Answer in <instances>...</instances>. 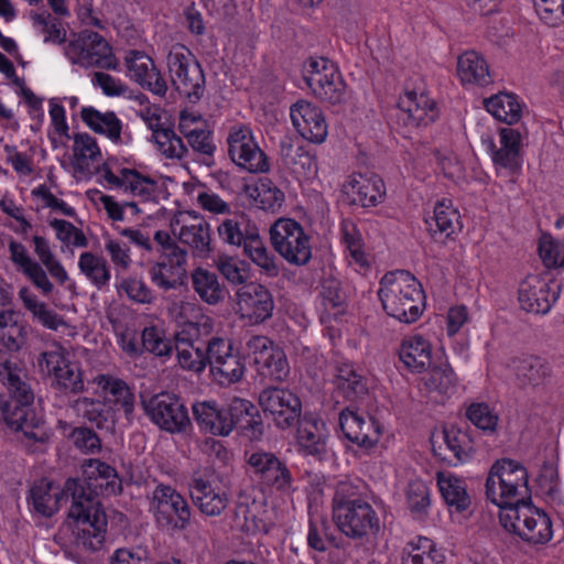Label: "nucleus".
<instances>
[{
	"label": "nucleus",
	"instance_id": "nucleus-15",
	"mask_svg": "<svg viewBox=\"0 0 564 564\" xmlns=\"http://www.w3.org/2000/svg\"><path fill=\"white\" fill-rule=\"evenodd\" d=\"M173 234L194 258L208 259L214 250L210 225L203 215L189 210L181 215Z\"/></svg>",
	"mask_w": 564,
	"mask_h": 564
},
{
	"label": "nucleus",
	"instance_id": "nucleus-3",
	"mask_svg": "<svg viewBox=\"0 0 564 564\" xmlns=\"http://www.w3.org/2000/svg\"><path fill=\"white\" fill-rule=\"evenodd\" d=\"M32 242L37 261L30 257L21 242L13 239L8 243L10 260L41 294L47 296L54 291V283L50 276L59 285H64L69 280V275L46 238L35 235L32 237Z\"/></svg>",
	"mask_w": 564,
	"mask_h": 564
},
{
	"label": "nucleus",
	"instance_id": "nucleus-21",
	"mask_svg": "<svg viewBox=\"0 0 564 564\" xmlns=\"http://www.w3.org/2000/svg\"><path fill=\"white\" fill-rule=\"evenodd\" d=\"M558 295L560 285L539 275L527 276L519 286V303L528 313H549Z\"/></svg>",
	"mask_w": 564,
	"mask_h": 564
},
{
	"label": "nucleus",
	"instance_id": "nucleus-29",
	"mask_svg": "<svg viewBox=\"0 0 564 564\" xmlns=\"http://www.w3.org/2000/svg\"><path fill=\"white\" fill-rule=\"evenodd\" d=\"M193 415L199 429L217 436H228L234 430L232 401L227 406L216 401H203L193 405Z\"/></svg>",
	"mask_w": 564,
	"mask_h": 564
},
{
	"label": "nucleus",
	"instance_id": "nucleus-52",
	"mask_svg": "<svg viewBox=\"0 0 564 564\" xmlns=\"http://www.w3.org/2000/svg\"><path fill=\"white\" fill-rule=\"evenodd\" d=\"M79 272L98 290L109 285L111 272L107 260L91 251L83 252L78 258Z\"/></svg>",
	"mask_w": 564,
	"mask_h": 564
},
{
	"label": "nucleus",
	"instance_id": "nucleus-33",
	"mask_svg": "<svg viewBox=\"0 0 564 564\" xmlns=\"http://www.w3.org/2000/svg\"><path fill=\"white\" fill-rule=\"evenodd\" d=\"M80 118L90 130L105 135L115 144L122 145L131 142L130 134L123 131L122 121L113 111L101 112L91 106L83 107Z\"/></svg>",
	"mask_w": 564,
	"mask_h": 564
},
{
	"label": "nucleus",
	"instance_id": "nucleus-50",
	"mask_svg": "<svg viewBox=\"0 0 564 564\" xmlns=\"http://www.w3.org/2000/svg\"><path fill=\"white\" fill-rule=\"evenodd\" d=\"M444 560L431 539L417 536L405 545L401 564H443Z\"/></svg>",
	"mask_w": 564,
	"mask_h": 564
},
{
	"label": "nucleus",
	"instance_id": "nucleus-51",
	"mask_svg": "<svg viewBox=\"0 0 564 564\" xmlns=\"http://www.w3.org/2000/svg\"><path fill=\"white\" fill-rule=\"evenodd\" d=\"M73 141V166L77 172H88L94 163L101 161V150L94 137L88 133H76Z\"/></svg>",
	"mask_w": 564,
	"mask_h": 564
},
{
	"label": "nucleus",
	"instance_id": "nucleus-60",
	"mask_svg": "<svg viewBox=\"0 0 564 564\" xmlns=\"http://www.w3.org/2000/svg\"><path fill=\"white\" fill-rule=\"evenodd\" d=\"M154 241L158 246L156 251L161 256V262L170 263L180 268H186L188 256L187 249L180 247L167 231L158 230L154 235Z\"/></svg>",
	"mask_w": 564,
	"mask_h": 564
},
{
	"label": "nucleus",
	"instance_id": "nucleus-6",
	"mask_svg": "<svg viewBox=\"0 0 564 564\" xmlns=\"http://www.w3.org/2000/svg\"><path fill=\"white\" fill-rule=\"evenodd\" d=\"M486 496L499 508L527 499L529 497L527 469L512 459L497 460L487 476Z\"/></svg>",
	"mask_w": 564,
	"mask_h": 564
},
{
	"label": "nucleus",
	"instance_id": "nucleus-31",
	"mask_svg": "<svg viewBox=\"0 0 564 564\" xmlns=\"http://www.w3.org/2000/svg\"><path fill=\"white\" fill-rule=\"evenodd\" d=\"M73 413L99 430L110 431L116 424V409L104 399L78 397L68 403Z\"/></svg>",
	"mask_w": 564,
	"mask_h": 564
},
{
	"label": "nucleus",
	"instance_id": "nucleus-26",
	"mask_svg": "<svg viewBox=\"0 0 564 564\" xmlns=\"http://www.w3.org/2000/svg\"><path fill=\"white\" fill-rule=\"evenodd\" d=\"M165 302L170 317L177 324L187 326V333L192 334L193 332V335H207L212 333L214 322L204 314L203 307L195 299L167 296Z\"/></svg>",
	"mask_w": 564,
	"mask_h": 564
},
{
	"label": "nucleus",
	"instance_id": "nucleus-5",
	"mask_svg": "<svg viewBox=\"0 0 564 564\" xmlns=\"http://www.w3.org/2000/svg\"><path fill=\"white\" fill-rule=\"evenodd\" d=\"M510 380L519 390V404L532 412L547 402V387L552 379L550 365L538 356H521L508 364Z\"/></svg>",
	"mask_w": 564,
	"mask_h": 564
},
{
	"label": "nucleus",
	"instance_id": "nucleus-64",
	"mask_svg": "<svg viewBox=\"0 0 564 564\" xmlns=\"http://www.w3.org/2000/svg\"><path fill=\"white\" fill-rule=\"evenodd\" d=\"M539 256L547 269H564V242L543 234L539 239Z\"/></svg>",
	"mask_w": 564,
	"mask_h": 564
},
{
	"label": "nucleus",
	"instance_id": "nucleus-13",
	"mask_svg": "<svg viewBox=\"0 0 564 564\" xmlns=\"http://www.w3.org/2000/svg\"><path fill=\"white\" fill-rule=\"evenodd\" d=\"M247 473L264 489L289 492L293 477L288 466L273 453L257 451L248 455Z\"/></svg>",
	"mask_w": 564,
	"mask_h": 564
},
{
	"label": "nucleus",
	"instance_id": "nucleus-30",
	"mask_svg": "<svg viewBox=\"0 0 564 564\" xmlns=\"http://www.w3.org/2000/svg\"><path fill=\"white\" fill-rule=\"evenodd\" d=\"M237 304L243 317L252 323L259 324L270 318L274 303L269 290L258 283H248L240 288L237 293Z\"/></svg>",
	"mask_w": 564,
	"mask_h": 564
},
{
	"label": "nucleus",
	"instance_id": "nucleus-61",
	"mask_svg": "<svg viewBox=\"0 0 564 564\" xmlns=\"http://www.w3.org/2000/svg\"><path fill=\"white\" fill-rule=\"evenodd\" d=\"M245 364L238 354H231L210 368L216 382L220 386H229L240 381L245 375Z\"/></svg>",
	"mask_w": 564,
	"mask_h": 564
},
{
	"label": "nucleus",
	"instance_id": "nucleus-20",
	"mask_svg": "<svg viewBox=\"0 0 564 564\" xmlns=\"http://www.w3.org/2000/svg\"><path fill=\"white\" fill-rule=\"evenodd\" d=\"M98 172L104 180V186L110 189H123L142 202L155 200L159 194V184L152 177L144 176L140 172L131 169H120L116 174L108 163H104Z\"/></svg>",
	"mask_w": 564,
	"mask_h": 564
},
{
	"label": "nucleus",
	"instance_id": "nucleus-24",
	"mask_svg": "<svg viewBox=\"0 0 564 564\" xmlns=\"http://www.w3.org/2000/svg\"><path fill=\"white\" fill-rule=\"evenodd\" d=\"M295 424L299 452L318 460L326 458L329 437L326 423L315 414H305Z\"/></svg>",
	"mask_w": 564,
	"mask_h": 564
},
{
	"label": "nucleus",
	"instance_id": "nucleus-8",
	"mask_svg": "<svg viewBox=\"0 0 564 564\" xmlns=\"http://www.w3.org/2000/svg\"><path fill=\"white\" fill-rule=\"evenodd\" d=\"M305 82L322 102L337 106L349 98L347 85L337 65L326 57H311L306 62Z\"/></svg>",
	"mask_w": 564,
	"mask_h": 564
},
{
	"label": "nucleus",
	"instance_id": "nucleus-11",
	"mask_svg": "<svg viewBox=\"0 0 564 564\" xmlns=\"http://www.w3.org/2000/svg\"><path fill=\"white\" fill-rule=\"evenodd\" d=\"M156 522L169 530L183 531L191 523L192 508L187 500L173 487L159 484L150 503Z\"/></svg>",
	"mask_w": 564,
	"mask_h": 564
},
{
	"label": "nucleus",
	"instance_id": "nucleus-4",
	"mask_svg": "<svg viewBox=\"0 0 564 564\" xmlns=\"http://www.w3.org/2000/svg\"><path fill=\"white\" fill-rule=\"evenodd\" d=\"M379 284L378 296L389 316L404 324L419 319L425 307V295L414 275L397 270L386 273Z\"/></svg>",
	"mask_w": 564,
	"mask_h": 564
},
{
	"label": "nucleus",
	"instance_id": "nucleus-1",
	"mask_svg": "<svg viewBox=\"0 0 564 564\" xmlns=\"http://www.w3.org/2000/svg\"><path fill=\"white\" fill-rule=\"evenodd\" d=\"M82 468L84 478H69L64 488L46 478L35 481L28 500L35 512L52 517L58 511L61 501L70 498L68 518L74 543L78 550L91 553L102 547L108 524L98 496L118 495L122 486L116 469L99 459H86Z\"/></svg>",
	"mask_w": 564,
	"mask_h": 564
},
{
	"label": "nucleus",
	"instance_id": "nucleus-56",
	"mask_svg": "<svg viewBox=\"0 0 564 564\" xmlns=\"http://www.w3.org/2000/svg\"><path fill=\"white\" fill-rule=\"evenodd\" d=\"M444 442L453 457L449 462L453 464L464 463L475 451V441L471 432L451 426L444 430Z\"/></svg>",
	"mask_w": 564,
	"mask_h": 564
},
{
	"label": "nucleus",
	"instance_id": "nucleus-23",
	"mask_svg": "<svg viewBox=\"0 0 564 564\" xmlns=\"http://www.w3.org/2000/svg\"><path fill=\"white\" fill-rule=\"evenodd\" d=\"M339 425L345 437L359 447L371 448L380 440L381 425L367 413L347 408L340 412Z\"/></svg>",
	"mask_w": 564,
	"mask_h": 564
},
{
	"label": "nucleus",
	"instance_id": "nucleus-62",
	"mask_svg": "<svg viewBox=\"0 0 564 564\" xmlns=\"http://www.w3.org/2000/svg\"><path fill=\"white\" fill-rule=\"evenodd\" d=\"M252 224L243 214H236L224 219L217 227L220 240L229 246L240 247L245 232L250 230Z\"/></svg>",
	"mask_w": 564,
	"mask_h": 564
},
{
	"label": "nucleus",
	"instance_id": "nucleus-18",
	"mask_svg": "<svg viewBox=\"0 0 564 564\" xmlns=\"http://www.w3.org/2000/svg\"><path fill=\"white\" fill-rule=\"evenodd\" d=\"M143 406L151 421L166 432L181 433L191 424L187 409L174 394H155Z\"/></svg>",
	"mask_w": 564,
	"mask_h": 564
},
{
	"label": "nucleus",
	"instance_id": "nucleus-63",
	"mask_svg": "<svg viewBox=\"0 0 564 564\" xmlns=\"http://www.w3.org/2000/svg\"><path fill=\"white\" fill-rule=\"evenodd\" d=\"M341 239L351 259L360 267L368 265V258L364 250L361 234L354 221L345 219L340 224Z\"/></svg>",
	"mask_w": 564,
	"mask_h": 564
},
{
	"label": "nucleus",
	"instance_id": "nucleus-37",
	"mask_svg": "<svg viewBox=\"0 0 564 564\" xmlns=\"http://www.w3.org/2000/svg\"><path fill=\"white\" fill-rule=\"evenodd\" d=\"M267 510L264 505L254 499L249 501L247 498H239L235 507V514L232 518V525L247 533L264 532L270 530V523L265 517Z\"/></svg>",
	"mask_w": 564,
	"mask_h": 564
},
{
	"label": "nucleus",
	"instance_id": "nucleus-55",
	"mask_svg": "<svg viewBox=\"0 0 564 564\" xmlns=\"http://www.w3.org/2000/svg\"><path fill=\"white\" fill-rule=\"evenodd\" d=\"M485 107L496 119L507 124L517 123L521 118L522 107L513 94H497L485 100Z\"/></svg>",
	"mask_w": 564,
	"mask_h": 564
},
{
	"label": "nucleus",
	"instance_id": "nucleus-40",
	"mask_svg": "<svg viewBox=\"0 0 564 564\" xmlns=\"http://www.w3.org/2000/svg\"><path fill=\"white\" fill-rule=\"evenodd\" d=\"M96 382L105 392L104 400L116 409V413L122 411L130 419L134 410V394L128 384L108 375L98 376Z\"/></svg>",
	"mask_w": 564,
	"mask_h": 564
},
{
	"label": "nucleus",
	"instance_id": "nucleus-28",
	"mask_svg": "<svg viewBox=\"0 0 564 564\" xmlns=\"http://www.w3.org/2000/svg\"><path fill=\"white\" fill-rule=\"evenodd\" d=\"M290 116L296 131L312 143L321 144L328 135V126L323 111L306 100L291 107Z\"/></svg>",
	"mask_w": 564,
	"mask_h": 564
},
{
	"label": "nucleus",
	"instance_id": "nucleus-38",
	"mask_svg": "<svg viewBox=\"0 0 564 564\" xmlns=\"http://www.w3.org/2000/svg\"><path fill=\"white\" fill-rule=\"evenodd\" d=\"M425 224L434 239H437L438 236L440 238H449L462 229L458 210L453 207L451 200L445 199L435 205L433 215L425 218Z\"/></svg>",
	"mask_w": 564,
	"mask_h": 564
},
{
	"label": "nucleus",
	"instance_id": "nucleus-9",
	"mask_svg": "<svg viewBox=\"0 0 564 564\" xmlns=\"http://www.w3.org/2000/svg\"><path fill=\"white\" fill-rule=\"evenodd\" d=\"M274 250L290 264L305 265L312 258L311 237L301 224L280 218L270 228Z\"/></svg>",
	"mask_w": 564,
	"mask_h": 564
},
{
	"label": "nucleus",
	"instance_id": "nucleus-57",
	"mask_svg": "<svg viewBox=\"0 0 564 564\" xmlns=\"http://www.w3.org/2000/svg\"><path fill=\"white\" fill-rule=\"evenodd\" d=\"M337 390L349 400H354L367 392L364 376L357 371L352 364L343 362L337 366L335 379Z\"/></svg>",
	"mask_w": 564,
	"mask_h": 564
},
{
	"label": "nucleus",
	"instance_id": "nucleus-12",
	"mask_svg": "<svg viewBox=\"0 0 564 564\" xmlns=\"http://www.w3.org/2000/svg\"><path fill=\"white\" fill-rule=\"evenodd\" d=\"M65 55L73 64L85 68H117V61L111 47L100 34L93 31H82L76 40L68 43Z\"/></svg>",
	"mask_w": 564,
	"mask_h": 564
},
{
	"label": "nucleus",
	"instance_id": "nucleus-42",
	"mask_svg": "<svg viewBox=\"0 0 564 564\" xmlns=\"http://www.w3.org/2000/svg\"><path fill=\"white\" fill-rule=\"evenodd\" d=\"M399 357L408 369L422 372L430 368L432 362L431 345L422 336H411L402 341Z\"/></svg>",
	"mask_w": 564,
	"mask_h": 564
},
{
	"label": "nucleus",
	"instance_id": "nucleus-48",
	"mask_svg": "<svg viewBox=\"0 0 564 564\" xmlns=\"http://www.w3.org/2000/svg\"><path fill=\"white\" fill-rule=\"evenodd\" d=\"M18 296L23 307L31 313L33 319L43 327L57 330L59 327L66 326L64 318L51 310L44 302L40 301L28 286H22L18 292Z\"/></svg>",
	"mask_w": 564,
	"mask_h": 564
},
{
	"label": "nucleus",
	"instance_id": "nucleus-2",
	"mask_svg": "<svg viewBox=\"0 0 564 564\" xmlns=\"http://www.w3.org/2000/svg\"><path fill=\"white\" fill-rule=\"evenodd\" d=\"M23 376L22 369L10 360L8 352L0 349V381L10 393L9 399L1 403L2 417L10 429L43 443L47 437L44 422L32 409L34 393Z\"/></svg>",
	"mask_w": 564,
	"mask_h": 564
},
{
	"label": "nucleus",
	"instance_id": "nucleus-53",
	"mask_svg": "<svg viewBox=\"0 0 564 564\" xmlns=\"http://www.w3.org/2000/svg\"><path fill=\"white\" fill-rule=\"evenodd\" d=\"M529 517L523 514L524 527L521 525V539L533 543L544 544L549 542L553 535L552 522L550 517L536 508L534 510H527Z\"/></svg>",
	"mask_w": 564,
	"mask_h": 564
},
{
	"label": "nucleus",
	"instance_id": "nucleus-27",
	"mask_svg": "<svg viewBox=\"0 0 564 564\" xmlns=\"http://www.w3.org/2000/svg\"><path fill=\"white\" fill-rule=\"evenodd\" d=\"M189 494L195 507L206 517H219L229 503L227 491L200 474L193 476Z\"/></svg>",
	"mask_w": 564,
	"mask_h": 564
},
{
	"label": "nucleus",
	"instance_id": "nucleus-46",
	"mask_svg": "<svg viewBox=\"0 0 564 564\" xmlns=\"http://www.w3.org/2000/svg\"><path fill=\"white\" fill-rule=\"evenodd\" d=\"M437 486L446 503L458 512L467 510L471 503L463 478L449 473L437 474Z\"/></svg>",
	"mask_w": 564,
	"mask_h": 564
},
{
	"label": "nucleus",
	"instance_id": "nucleus-14",
	"mask_svg": "<svg viewBox=\"0 0 564 564\" xmlns=\"http://www.w3.org/2000/svg\"><path fill=\"white\" fill-rule=\"evenodd\" d=\"M227 144L230 160L240 169L250 173L269 171L268 158L248 126H232L228 132Z\"/></svg>",
	"mask_w": 564,
	"mask_h": 564
},
{
	"label": "nucleus",
	"instance_id": "nucleus-7",
	"mask_svg": "<svg viewBox=\"0 0 564 564\" xmlns=\"http://www.w3.org/2000/svg\"><path fill=\"white\" fill-rule=\"evenodd\" d=\"M40 368L51 379V387L64 394L76 395L85 392L84 371L77 362L72 361L67 348L59 344L43 351L39 357Z\"/></svg>",
	"mask_w": 564,
	"mask_h": 564
},
{
	"label": "nucleus",
	"instance_id": "nucleus-32",
	"mask_svg": "<svg viewBox=\"0 0 564 564\" xmlns=\"http://www.w3.org/2000/svg\"><path fill=\"white\" fill-rule=\"evenodd\" d=\"M344 193L355 205L372 207L386 195L383 181L376 174H354L344 185Z\"/></svg>",
	"mask_w": 564,
	"mask_h": 564
},
{
	"label": "nucleus",
	"instance_id": "nucleus-47",
	"mask_svg": "<svg viewBox=\"0 0 564 564\" xmlns=\"http://www.w3.org/2000/svg\"><path fill=\"white\" fill-rule=\"evenodd\" d=\"M18 296L23 307L31 313L33 319L43 327L57 330L59 327L66 326L64 318L51 310L44 302L40 301L28 286H22L18 292Z\"/></svg>",
	"mask_w": 564,
	"mask_h": 564
},
{
	"label": "nucleus",
	"instance_id": "nucleus-16",
	"mask_svg": "<svg viewBox=\"0 0 564 564\" xmlns=\"http://www.w3.org/2000/svg\"><path fill=\"white\" fill-rule=\"evenodd\" d=\"M338 529L348 538L361 539L379 531V518L372 506L364 500L339 505L333 510Z\"/></svg>",
	"mask_w": 564,
	"mask_h": 564
},
{
	"label": "nucleus",
	"instance_id": "nucleus-54",
	"mask_svg": "<svg viewBox=\"0 0 564 564\" xmlns=\"http://www.w3.org/2000/svg\"><path fill=\"white\" fill-rule=\"evenodd\" d=\"M151 282L161 291L178 290L186 285V268L175 267L170 263L156 261L149 269Z\"/></svg>",
	"mask_w": 564,
	"mask_h": 564
},
{
	"label": "nucleus",
	"instance_id": "nucleus-25",
	"mask_svg": "<svg viewBox=\"0 0 564 564\" xmlns=\"http://www.w3.org/2000/svg\"><path fill=\"white\" fill-rule=\"evenodd\" d=\"M124 64L128 76L142 88L160 97L166 94V80L148 54L142 51L130 50L124 56Z\"/></svg>",
	"mask_w": 564,
	"mask_h": 564
},
{
	"label": "nucleus",
	"instance_id": "nucleus-35",
	"mask_svg": "<svg viewBox=\"0 0 564 564\" xmlns=\"http://www.w3.org/2000/svg\"><path fill=\"white\" fill-rule=\"evenodd\" d=\"M398 107L402 113V120L405 124L413 127L426 126L434 122L437 118L435 101L424 91H405L400 97Z\"/></svg>",
	"mask_w": 564,
	"mask_h": 564
},
{
	"label": "nucleus",
	"instance_id": "nucleus-49",
	"mask_svg": "<svg viewBox=\"0 0 564 564\" xmlns=\"http://www.w3.org/2000/svg\"><path fill=\"white\" fill-rule=\"evenodd\" d=\"M192 336L187 330L176 335L177 361L183 369L199 373L206 368L204 347L195 345Z\"/></svg>",
	"mask_w": 564,
	"mask_h": 564
},
{
	"label": "nucleus",
	"instance_id": "nucleus-43",
	"mask_svg": "<svg viewBox=\"0 0 564 564\" xmlns=\"http://www.w3.org/2000/svg\"><path fill=\"white\" fill-rule=\"evenodd\" d=\"M192 286L198 297L208 305L225 301L227 291L217 274L204 268H196L191 273Z\"/></svg>",
	"mask_w": 564,
	"mask_h": 564
},
{
	"label": "nucleus",
	"instance_id": "nucleus-58",
	"mask_svg": "<svg viewBox=\"0 0 564 564\" xmlns=\"http://www.w3.org/2000/svg\"><path fill=\"white\" fill-rule=\"evenodd\" d=\"M422 383L429 393L451 395L456 387V376L447 364L433 367L423 378Z\"/></svg>",
	"mask_w": 564,
	"mask_h": 564
},
{
	"label": "nucleus",
	"instance_id": "nucleus-22",
	"mask_svg": "<svg viewBox=\"0 0 564 564\" xmlns=\"http://www.w3.org/2000/svg\"><path fill=\"white\" fill-rule=\"evenodd\" d=\"M486 145L498 172L505 171L507 174L513 175L521 171V133L517 129L501 128L499 130V147L491 139L486 141Z\"/></svg>",
	"mask_w": 564,
	"mask_h": 564
},
{
	"label": "nucleus",
	"instance_id": "nucleus-19",
	"mask_svg": "<svg viewBox=\"0 0 564 564\" xmlns=\"http://www.w3.org/2000/svg\"><path fill=\"white\" fill-rule=\"evenodd\" d=\"M259 403L264 413H269L275 426L288 430L301 417L300 398L288 389L267 388L259 395Z\"/></svg>",
	"mask_w": 564,
	"mask_h": 564
},
{
	"label": "nucleus",
	"instance_id": "nucleus-59",
	"mask_svg": "<svg viewBox=\"0 0 564 564\" xmlns=\"http://www.w3.org/2000/svg\"><path fill=\"white\" fill-rule=\"evenodd\" d=\"M250 196L257 207L272 213L279 210L285 199L284 193L268 177L258 181Z\"/></svg>",
	"mask_w": 564,
	"mask_h": 564
},
{
	"label": "nucleus",
	"instance_id": "nucleus-41",
	"mask_svg": "<svg viewBox=\"0 0 564 564\" xmlns=\"http://www.w3.org/2000/svg\"><path fill=\"white\" fill-rule=\"evenodd\" d=\"M245 236L240 246L243 248L245 254L261 268L267 275L276 276L279 274V267L275 262V257L265 247L258 227L253 225L249 231L245 232Z\"/></svg>",
	"mask_w": 564,
	"mask_h": 564
},
{
	"label": "nucleus",
	"instance_id": "nucleus-45",
	"mask_svg": "<svg viewBox=\"0 0 564 564\" xmlns=\"http://www.w3.org/2000/svg\"><path fill=\"white\" fill-rule=\"evenodd\" d=\"M457 74L464 85L486 86L491 83L487 62L475 51L465 52L458 57Z\"/></svg>",
	"mask_w": 564,
	"mask_h": 564
},
{
	"label": "nucleus",
	"instance_id": "nucleus-34",
	"mask_svg": "<svg viewBox=\"0 0 564 564\" xmlns=\"http://www.w3.org/2000/svg\"><path fill=\"white\" fill-rule=\"evenodd\" d=\"M30 325L22 312L8 308L0 313V345L9 352H19L28 344Z\"/></svg>",
	"mask_w": 564,
	"mask_h": 564
},
{
	"label": "nucleus",
	"instance_id": "nucleus-36",
	"mask_svg": "<svg viewBox=\"0 0 564 564\" xmlns=\"http://www.w3.org/2000/svg\"><path fill=\"white\" fill-rule=\"evenodd\" d=\"M279 153L283 165L293 174L307 176L316 170L315 158L292 137L281 138Z\"/></svg>",
	"mask_w": 564,
	"mask_h": 564
},
{
	"label": "nucleus",
	"instance_id": "nucleus-44",
	"mask_svg": "<svg viewBox=\"0 0 564 564\" xmlns=\"http://www.w3.org/2000/svg\"><path fill=\"white\" fill-rule=\"evenodd\" d=\"M234 429L240 432L249 440H259L263 434V423L261 415L250 401L235 398L232 400Z\"/></svg>",
	"mask_w": 564,
	"mask_h": 564
},
{
	"label": "nucleus",
	"instance_id": "nucleus-17",
	"mask_svg": "<svg viewBox=\"0 0 564 564\" xmlns=\"http://www.w3.org/2000/svg\"><path fill=\"white\" fill-rule=\"evenodd\" d=\"M246 349L262 377L272 381L286 379L290 373L286 356L270 338L261 335L251 336L246 343Z\"/></svg>",
	"mask_w": 564,
	"mask_h": 564
},
{
	"label": "nucleus",
	"instance_id": "nucleus-39",
	"mask_svg": "<svg viewBox=\"0 0 564 564\" xmlns=\"http://www.w3.org/2000/svg\"><path fill=\"white\" fill-rule=\"evenodd\" d=\"M347 295L341 282L334 278L324 279L318 294V310L323 322L330 321L346 311Z\"/></svg>",
	"mask_w": 564,
	"mask_h": 564
},
{
	"label": "nucleus",
	"instance_id": "nucleus-10",
	"mask_svg": "<svg viewBox=\"0 0 564 564\" xmlns=\"http://www.w3.org/2000/svg\"><path fill=\"white\" fill-rule=\"evenodd\" d=\"M166 64L172 83L180 94L199 99L204 93L205 76L193 53L182 44L171 47Z\"/></svg>",
	"mask_w": 564,
	"mask_h": 564
}]
</instances>
